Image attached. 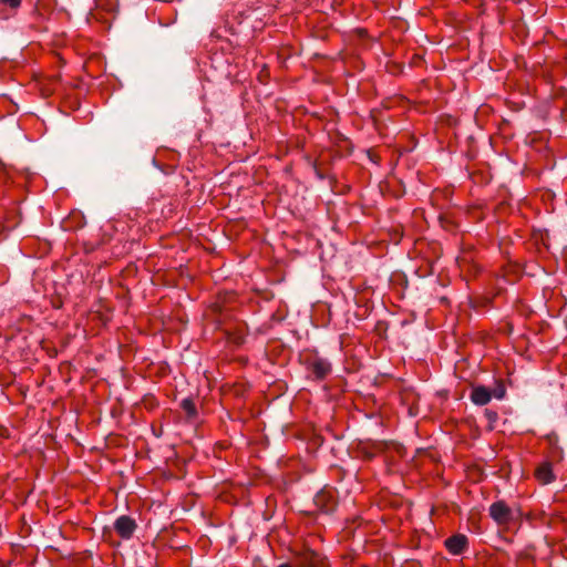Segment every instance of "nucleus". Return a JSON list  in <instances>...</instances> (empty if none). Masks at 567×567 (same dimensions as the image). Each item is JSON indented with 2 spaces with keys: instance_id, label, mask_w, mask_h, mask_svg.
Instances as JSON below:
<instances>
[{
  "instance_id": "39448f33",
  "label": "nucleus",
  "mask_w": 567,
  "mask_h": 567,
  "mask_svg": "<svg viewBox=\"0 0 567 567\" xmlns=\"http://www.w3.org/2000/svg\"><path fill=\"white\" fill-rule=\"evenodd\" d=\"M489 516L497 525H507L514 519L513 509L505 501L494 502L488 509Z\"/></svg>"
},
{
  "instance_id": "423d86ee",
  "label": "nucleus",
  "mask_w": 567,
  "mask_h": 567,
  "mask_svg": "<svg viewBox=\"0 0 567 567\" xmlns=\"http://www.w3.org/2000/svg\"><path fill=\"white\" fill-rule=\"evenodd\" d=\"M136 528L137 524L135 519L127 515H122L114 522V530L122 539L132 538Z\"/></svg>"
},
{
  "instance_id": "f03ea898",
  "label": "nucleus",
  "mask_w": 567,
  "mask_h": 567,
  "mask_svg": "<svg viewBox=\"0 0 567 567\" xmlns=\"http://www.w3.org/2000/svg\"><path fill=\"white\" fill-rule=\"evenodd\" d=\"M293 565L296 567H327V561L321 553L303 547L293 551Z\"/></svg>"
},
{
  "instance_id": "9d476101",
  "label": "nucleus",
  "mask_w": 567,
  "mask_h": 567,
  "mask_svg": "<svg viewBox=\"0 0 567 567\" xmlns=\"http://www.w3.org/2000/svg\"><path fill=\"white\" fill-rule=\"evenodd\" d=\"M181 406L189 419H194L197 415L196 405L192 399H184Z\"/></svg>"
},
{
  "instance_id": "20e7f679",
  "label": "nucleus",
  "mask_w": 567,
  "mask_h": 567,
  "mask_svg": "<svg viewBox=\"0 0 567 567\" xmlns=\"http://www.w3.org/2000/svg\"><path fill=\"white\" fill-rule=\"evenodd\" d=\"M313 503L320 512L333 513L338 505L337 491L330 486L323 487L315 495Z\"/></svg>"
},
{
  "instance_id": "ddd939ff",
  "label": "nucleus",
  "mask_w": 567,
  "mask_h": 567,
  "mask_svg": "<svg viewBox=\"0 0 567 567\" xmlns=\"http://www.w3.org/2000/svg\"><path fill=\"white\" fill-rule=\"evenodd\" d=\"M277 567H295V565H291L289 563H282V564H279Z\"/></svg>"
},
{
  "instance_id": "7ed1b4c3",
  "label": "nucleus",
  "mask_w": 567,
  "mask_h": 567,
  "mask_svg": "<svg viewBox=\"0 0 567 567\" xmlns=\"http://www.w3.org/2000/svg\"><path fill=\"white\" fill-rule=\"evenodd\" d=\"M303 364L308 372H310L316 380H323L331 372L330 362L318 355V353L308 354L305 358Z\"/></svg>"
},
{
  "instance_id": "1a4fd4ad",
  "label": "nucleus",
  "mask_w": 567,
  "mask_h": 567,
  "mask_svg": "<svg viewBox=\"0 0 567 567\" xmlns=\"http://www.w3.org/2000/svg\"><path fill=\"white\" fill-rule=\"evenodd\" d=\"M492 399L491 391L484 385L474 386L471 392V400L476 405H485Z\"/></svg>"
},
{
  "instance_id": "9b49d317",
  "label": "nucleus",
  "mask_w": 567,
  "mask_h": 567,
  "mask_svg": "<svg viewBox=\"0 0 567 567\" xmlns=\"http://www.w3.org/2000/svg\"><path fill=\"white\" fill-rule=\"evenodd\" d=\"M489 391L492 393V398L494 396L498 400L503 399L506 394V388L503 380H496L494 388Z\"/></svg>"
},
{
  "instance_id": "f8f14e48",
  "label": "nucleus",
  "mask_w": 567,
  "mask_h": 567,
  "mask_svg": "<svg viewBox=\"0 0 567 567\" xmlns=\"http://www.w3.org/2000/svg\"><path fill=\"white\" fill-rule=\"evenodd\" d=\"M0 2L4 6L12 8V9H17L21 6V0H0Z\"/></svg>"
},
{
  "instance_id": "f257e3e1",
  "label": "nucleus",
  "mask_w": 567,
  "mask_h": 567,
  "mask_svg": "<svg viewBox=\"0 0 567 567\" xmlns=\"http://www.w3.org/2000/svg\"><path fill=\"white\" fill-rule=\"evenodd\" d=\"M118 13V0H95V7L91 9L87 20L110 24Z\"/></svg>"
},
{
  "instance_id": "0eeeda50",
  "label": "nucleus",
  "mask_w": 567,
  "mask_h": 567,
  "mask_svg": "<svg viewBox=\"0 0 567 567\" xmlns=\"http://www.w3.org/2000/svg\"><path fill=\"white\" fill-rule=\"evenodd\" d=\"M444 545L450 554L461 555L463 554L468 545V539L463 534H455L445 539Z\"/></svg>"
},
{
  "instance_id": "6e6552de",
  "label": "nucleus",
  "mask_w": 567,
  "mask_h": 567,
  "mask_svg": "<svg viewBox=\"0 0 567 567\" xmlns=\"http://www.w3.org/2000/svg\"><path fill=\"white\" fill-rule=\"evenodd\" d=\"M534 476L543 485L553 483L556 478L553 471V464L548 461L542 462L535 468Z\"/></svg>"
}]
</instances>
